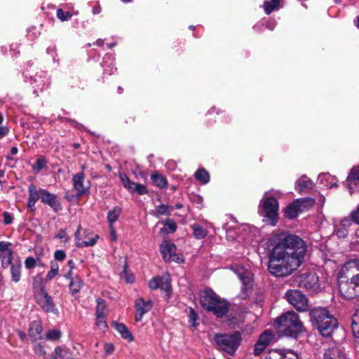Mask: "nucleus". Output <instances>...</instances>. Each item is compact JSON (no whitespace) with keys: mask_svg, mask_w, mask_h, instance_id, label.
Segmentation results:
<instances>
[{"mask_svg":"<svg viewBox=\"0 0 359 359\" xmlns=\"http://www.w3.org/2000/svg\"><path fill=\"white\" fill-rule=\"evenodd\" d=\"M149 287L151 290H156L160 288L165 290L167 292H170L171 290V286L170 285L168 275L154 277L151 280H149Z\"/></svg>","mask_w":359,"mask_h":359,"instance_id":"2eb2a0df","label":"nucleus"},{"mask_svg":"<svg viewBox=\"0 0 359 359\" xmlns=\"http://www.w3.org/2000/svg\"><path fill=\"white\" fill-rule=\"evenodd\" d=\"M359 183V172L352 170L347 177L346 187L351 194L354 192V187Z\"/></svg>","mask_w":359,"mask_h":359,"instance_id":"5701e85b","label":"nucleus"},{"mask_svg":"<svg viewBox=\"0 0 359 359\" xmlns=\"http://www.w3.org/2000/svg\"><path fill=\"white\" fill-rule=\"evenodd\" d=\"M318 182L320 185H322L323 187L325 188L330 189L337 186V182L334 177L327 173L320 174L318 177Z\"/></svg>","mask_w":359,"mask_h":359,"instance_id":"4be33fe9","label":"nucleus"},{"mask_svg":"<svg viewBox=\"0 0 359 359\" xmlns=\"http://www.w3.org/2000/svg\"><path fill=\"white\" fill-rule=\"evenodd\" d=\"M151 180L153 183L160 189H166L168 182L166 179L159 173H154L151 175Z\"/></svg>","mask_w":359,"mask_h":359,"instance_id":"a878e982","label":"nucleus"},{"mask_svg":"<svg viewBox=\"0 0 359 359\" xmlns=\"http://www.w3.org/2000/svg\"><path fill=\"white\" fill-rule=\"evenodd\" d=\"M265 345L257 341L255 345L254 353L256 355H259L266 348Z\"/></svg>","mask_w":359,"mask_h":359,"instance_id":"5fc2aeb1","label":"nucleus"},{"mask_svg":"<svg viewBox=\"0 0 359 359\" xmlns=\"http://www.w3.org/2000/svg\"><path fill=\"white\" fill-rule=\"evenodd\" d=\"M84 180L85 175L83 172H79L74 175L72 177L74 189L79 196L86 194L89 189L88 187H86L84 186Z\"/></svg>","mask_w":359,"mask_h":359,"instance_id":"a211bd4d","label":"nucleus"},{"mask_svg":"<svg viewBox=\"0 0 359 359\" xmlns=\"http://www.w3.org/2000/svg\"><path fill=\"white\" fill-rule=\"evenodd\" d=\"M35 299L39 306L46 313L57 314L58 310L53 302V298L46 291L45 287L41 285L40 289L34 293Z\"/></svg>","mask_w":359,"mask_h":359,"instance_id":"9d476101","label":"nucleus"},{"mask_svg":"<svg viewBox=\"0 0 359 359\" xmlns=\"http://www.w3.org/2000/svg\"><path fill=\"white\" fill-rule=\"evenodd\" d=\"M96 316L107 317L108 314L107 304L105 300L98 298L96 300Z\"/></svg>","mask_w":359,"mask_h":359,"instance_id":"bb28decb","label":"nucleus"},{"mask_svg":"<svg viewBox=\"0 0 359 359\" xmlns=\"http://www.w3.org/2000/svg\"><path fill=\"white\" fill-rule=\"evenodd\" d=\"M273 338V334L271 330L264 331L259 337L257 341L267 346Z\"/></svg>","mask_w":359,"mask_h":359,"instance_id":"f704fd0d","label":"nucleus"},{"mask_svg":"<svg viewBox=\"0 0 359 359\" xmlns=\"http://www.w3.org/2000/svg\"><path fill=\"white\" fill-rule=\"evenodd\" d=\"M25 265L27 269H32L36 265V259L32 257H29L25 259Z\"/></svg>","mask_w":359,"mask_h":359,"instance_id":"3c124183","label":"nucleus"},{"mask_svg":"<svg viewBox=\"0 0 359 359\" xmlns=\"http://www.w3.org/2000/svg\"><path fill=\"white\" fill-rule=\"evenodd\" d=\"M313 183L306 176L304 175L297 180L295 183V189L299 193L303 192L306 189H311Z\"/></svg>","mask_w":359,"mask_h":359,"instance_id":"b1692460","label":"nucleus"},{"mask_svg":"<svg viewBox=\"0 0 359 359\" xmlns=\"http://www.w3.org/2000/svg\"><path fill=\"white\" fill-rule=\"evenodd\" d=\"M18 149L16 147H13L11 149V155H8L7 158L12 159L13 158L11 156L16 155L18 154Z\"/></svg>","mask_w":359,"mask_h":359,"instance_id":"0e129e2a","label":"nucleus"},{"mask_svg":"<svg viewBox=\"0 0 359 359\" xmlns=\"http://www.w3.org/2000/svg\"><path fill=\"white\" fill-rule=\"evenodd\" d=\"M295 282L301 287L311 292H317L320 289L318 276L315 273H307L298 276Z\"/></svg>","mask_w":359,"mask_h":359,"instance_id":"9b49d317","label":"nucleus"},{"mask_svg":"<svg viewBox=\"0 0 359 359\" xmlns=\"http://www.w3.org/2000/svg\"><path fill=\"white\" fill-rule=\"evenodd\" d=\"M284 350H271L266 356V359H281Z\"/></svg>","mask_w":359,"mask_h":359,"instance_id":"49530a36","label":"nucleus"},{"mask_svg":"<svg viewBox=\"0 0 359 359\" xmlns=\"http://www.w3.org/2000/svg\"><path fill=\"white\" fill-rule=\"evenodd\" d=\"M281 359H298V356L294 352L290 350H284L283 353V357Z\"/></svg>","mask_w":359,"mask_h":359,"instance_id":"864d4df0","label":"nucleus"},{"mask_svg":"<svg viewBox=\"0 0 359 359\" xmlns=\"http://www.w3.org/2000/svg\"><path fill=\"white\" fill-rule=\"evenodd\" d=\"M353 221L349 217H344L341 219L339 226L336 231L339 238H346L348 233V229L352 226Z\"/></svg>","mask_w":359,"mask_h":359,"instance_id":"aec40b11","label":"nucleus"},{"mask_svg":"<svg viewBox=\"0 0 359 359\" xmlns=\"http://www.w3.org/2000/svg\"><path fill=\"white\" fill-rule=\"evenodd\" d=\"M129 192H130V193L135 192L139 195H144L148 193V190L144 185L135 182V185L133 186L132 190H130Z\"/></svg>","mask_w":359,"mask_h":359,"instance_id":"a19ab883","label":"nucleus"},{"mask_svg":"<svg viewBox=\"0 0 359 359\" xmlns=\"http://www.w3.org/2000/svg\"><path fill=\"white\" fill-rule=\"evenodd\" d=\"M152 302L151 300L145 301L142 298H138L135 302V309L137 314L135 320L140 321L143 316L149 312L152 308Z\"/></svg>","mask_w":359,"mask_h":359,"instance_id":"f3484780","label":"nucleus"},{"mask_svg":"<svg viewBox=\"0 0 359 359\" xmlns=\"http://www.w3.org/2000/svg\"><path fill=\"white\" fill-rule=\"evenodd\" d=\"M73 359L69 349L62 346H57L53 353V359Z\"/></svg>","mask_w":359,"mask_h":359,"instance_id":"393cba45","label":"nucleus"},{"mask_svg":"<svg viewBox=\"0 0 359 359\" xmlns=\"http://www.w3.org/2000/svg\"><path fill=\"white\" fill-rule=\"evenodd\" d=\"M54 257L58 261H63L66 257V254L63 250H57L54 253Z\"/></svg>","mask_w":359,"mask_h":359,"instance_id":"13d9d810","label":"nucleus"},{"mask_svg":"<svg viewBox=\"0 0 359 359\" xmlns=\"http://www.w3.org/2000/svg\"><path fill=\"white\" fill-rule=\"evenodd\" d=\"M200 302L203 309L212 312L218 318L223 317L229 312V303L210 288L201 293Z\"/></svg>","mask_w":359,"mask_h":359,"instance_id":"0eeeda50","label":"nucleus"},{"mask_svg":"<svg viewBox=\"0 0 359 359\" xmlns=\"http://www.w3.org/2000/svg\"><path fill=\"white\" fill-rule=\"evenodd\" d=\"M161 253L165 262H179V257L176 255V246L168 241H164L160 246Z\"/></svg>","mask_w":359,"mask_h":359,"instance_id":"4468645a","label":"nucleus"},{"mask_svg":"<svg viewBox=\"0 0 359 359\" xmlns=\"http://www.w3.org/2000/svg\"><path fill=\"white\" fill-rule=\"evenodd\" d=\"M47 165V161L44 157L37 158L36 162L32 165V168L36 173H39Z\"/></svg>","mask_w":359,"mask_h":359,"instance_id":"58836bf2","label":"nucleus"},{"mask_svg":"<svg viewBox=\"0 0 359 359\" xmlns=\"http://www.w3.org/2000/svg\"><path fill=\"white\" fill-rule=\"evenodd\" d=\"M232 270L243 283V290L248 291L252 287V273L251 271L245 266L237 264L232 266Z\"/></svg>","mask_w":359,"mask_h":359,"instance_id":"f8f14e48","label":"nucleus"},{"mask_svg":"<svg viewBox=\"0 0 359 359\" xmlns=\"http://www.w3.org/2000/svg\"><path fill=\"white\" fill-rule=\"evenodd\" d=\"M194 177L201 184H205L210 181V175L208 172L204 168L198 169L195 173Z\"/></svg>","mask_w":359,"mask_h":359,"instance_id":"2f4dec72","label":"nucleus"},{"mask_svg":"<svg viewBox=\"0 0 359 359\" xmlns=\"http://www.w3.org/2000/svg\"><path fill=\"white\" fill-rule=\"evenodd\" d=\"M121 212L122 208L119 206H115L108 212L107 220L109 225H114V223L118 219Z\"/></svg>","mask_w":359,"mask_h":359,"instance_id":"c85d7f7f","label":"nucleus"},{"mask_svg":"<svg viewBox=\"0 0 359 359\" xmlns=\"http://www.w3.org/2000/svg\"><path fill=\"white\" fill-rule=\"evenodd\" d=\"M98 239H99V236L95 235L93 238L89 239L88 241L77 242L76 247L85 248V247H88V246H93L96 244Z\"/></svg>","mask_w":359,"mask_h":359,"instance_id":"79ce46f5","label":"nucleus"},{"mask_svg":"<svg viewBox=\"0 0 359 359\" xmlns=\"http://www.w3.org/2000/svg\"><path fill=\"white\" fill-rule=\"evenodd\" d=\"M282 193L278 190L266 191L259 204V214L270 224L275 226L278 216L279 205L278 200Z\"/></svg>","mask_w":359,"mask_h":359,"instance_id":"20e7f679","label":"nucleus"},{"mask_svg":"<svg viewBox=\"0 0 359 359\" xmlns=\"http://www.w3.org/2000/svg\"><path fill=\"white\" fill-rule=\"evenodd\" d=\"M198 319V314L195 312L194 309L189 308V322L191 326L196 327L197 320Z\"/></svg>","mask_w":359,"mask_h":359,"instance_id":"de8ad7c7","label":"nucleus"},{"mask_svg":"<svg viewBox=\"0 0 359 359\" xmlns=\"http://www.w3.org/2000/svg\"><path fill=\"white\" fill-rule=\"evenodd\" d=\"M65 277L72 280V270L69 269V271L65 275Z\"/></svg>","mask_w":359,"mask_h":359,"instance_id":"774afa93","label":"nucleus"},{"mask_svg":"<svg viewBox=\"0 0 359 359\" xmlns=\"http://www.w3.org/2000/svg\"><path fill=\"white\" fill-rule=\"evenodd\" d=\"M106 318L107 317L104 316L100 317L99 316H96V325L100 330H101L103 332L106 331L108 328L107 322L105 320Z\"/></svg>","mask_w":359,"mask_h":359,"instance_id":"c03bdc74","label":"nucleus"},{"mask_svg":"<svg viewBox=\"0 0 359 359\" xmlns=\"http://www.w3.org/2000/svg\"><path fill=\"white\" fill-rule=\"evenodd\" d=\"M352 330L354 335L359 338V308L352 317Z\"/></svg>","mask_w":359,"mask_h":359,"instance_id":"c9c22d12","label":"nucleus"},{"mask_svg":"<svg viewBox=\"0 0 359 359\" xmlns=\"http://www.w3.org/2000/svg\"><path fill=\"white\" fill-rule=\"evenodd\" d=\"M4 224L5 225L11 224L13 221V216L8 212L5 211L3 212Z\"/></svg>","mask_w":359,"mask_h":359,"instance_id":"6e6d98bb","label":"nucleus"},{"mask_svg":"<svg viewBox=\"0 0 359 359\" xmlns=\"http://www.w3.org/2000/svg\"><path fill=\"white\" fill-rule=\"evenodd\" d=\"M42 327L38 323H32V327L29 329V335L31 337L34 338L35 339L38 337V336L41 333Z\"/></svg>","mask_w":359,"mask_h":359,"instance_id":"ea45409f","label":"nucleus"},{"mask_svg":"<svg viewBox=\"0 0 359 359\" xmlns=\"http://www.w3.org/2000/svg\"><path fill=\"white\" fill-rule=\"evenodd\" d=\"M72 16L70 12H65L62 8L57 11V17L62 21H65L71 18Z\"/></svg>","mask_w":359,"mask_h":359,"instance_id":"09e8293b","label":"nucleus"},{"mask_svg":"<svg viewBox=\"0 0 359 359\" xmlns=\"http://www.w3.org/2000/svg\"><path fill=\"white\" fill-rule=\"evenodd\" d=\"M104 349L106 354L109 355L114 351V346L112 344H106L104 346Z\"/></svg>","mask_w":359,"mask_h":359,"instance_id":"680f3d73","label":"nucleus"},{"mask_svg":"<svg viewBox=\"0 0 359 359\" xmlns=\"http://www.w3.org/2000/svg\"><path fill=\"white\" fill-rule=\"evenodd\" d=\"M122 278L125 280L127 283H133L135 281V276L133 273H128L126 270L123 271Z\"/></svg>","mask_w":359,"mask_h":359,"instance_id":"603ef678","label":"nucleus"},{"mask_svg":"<svg viewBox=\"0 0 359 359\" xmlns=\"http://www.w3.org/2000/svg\"><path fill=\"white\" fill-rule=\"evenodd\" d=\"M11 245L10 242L0 241V260L2 268L7 269L11 266V280L18 283L21 278L22 263L18 256L14 257Z\"/></svg>","mask_w":359,"mask_h":359,"instance_id":"423d86ee","label":"nucleus"},{"mask_svg":"<svg viewBox=\"0 0 359 359\" xmlns=\"http://www.w3.org/2000/svg\"><path fill=\"white\" fill-rule=\"evenodd\" d=\"M350 217L353 221V223L359 225V203L355 208L351 212Z\"/></svg>","mask_w":359,"mask_h":359,"instance_id":"8fccbe9b","label":"nucleus"},{"mask_svg":"<svg viewBox=\"0 0 359 359\" xmlns=\"http://www.w3.org/2000/svg\"><path fill=\"white\" fill-rule=\"evenodd\" d=\"M34 351L36 354H37L39 355H44L46 353L43 346L40 344H37L34 346Z\"/></svg>","mask_w":359,"mask_h":359,"instance_id":"4d7b16f0","label":"nucleus"},{"mask_svg":"<svg viewBox=\"0 0 359 359\" xmlns=\"http://www.w3.org/2000/svg\"><path fill=\"white\" fill-rule=\"evenodd\" d=\"M162 224L168 228V232L170 233H174L177 229L175 222L171 219H166L162 221Z\"/></svg>","mask_w":359,"mask_h":359,"instance_id":"a18cd8bd","label":"nucleus"},{"mask_svg":"<svg viewBox=\"0 0 359 359\" xmlns=\"http://www.w3.org/2000/svg\"><path fill=\"white\" fill-rule=\"evenodd\" d=\"M8 128L6 126H0V139L8 133Z\"/></svg>","mask_w":359,"mask_h":359,"instance_id":"e2e57ef3","label":"nucleus"},{"mask_svg":"<svg viewBox=\"0 0 359 359\" xmlns=\"http://www.w3.org/2000/svg\"><path fill=\"white\" fill-rule=\"evenodd\" d=\"M166 166L168 167V168L173 170L175 169V163L173 161H169L166 163Z\"/></svg>","mask_w":359,"mask_h":359,"instance_id":"338daca9","label":"nucleus"},{"mask_svg":"<svg viewBox=\"0 0 359 359\" xmlns=\"http://www.w3.org/2000/svg\"><path fill=\"white\" fill-rule=\"evenodd\" d=\"M119 178L123 184V187L128 191L132 190L133 186L135 185V182L130 180L126 174L121 172L119 174Z\"/></svg>","mask_w":359,"mask_h":359,"instance_id":"e433bc0d","label":"nucleus"},{"mask_svg":"<svg viewBox=\"0 0 359 359\" xmlns=\"http://www.w3.org/2000/svg\"><path fill=\"white\" fill-rule=\"evenodd\" d=\"M55 238H59L60 240H63L65 242L68 241L69 237L65 231V230H60L58 233L55 236Z\"/></svg>","mask_w":359,"mask_h":359,"instance_id":"bf43d9fd","label":"nucleus"},{"mask_svg":"<svg viewBox=\"0 0 359 359\" xmlns=\"http://www.w3.org/2000/svg\"><path fill=\"white\" fill-rule=\"evenodd\" d=\"M306 252L304 241L294 234L278 238L269 255L268 270L276 277H287L302 264Z\"/></svg>","mask_w":359,"mask_h":359,"instance_id":"f257e3e1","label":"nucleus"},{"mask_svg":"<svg viewBox=\"0 0 359 359\" xmlns=\"http://www.w3.org/2000/svg\"><path fill=\"white\" fill-rule=\"evenodd\" d=\"M276 328L283 336L297 338L304 330L299 316L294 311H287L275 320Z\"/></svg>","mask_w":359,"mask_h":359,"instance_id":"39448f33","label":"nucleus"},{"mask_svg":"<svg viewBox=\"0 0 359 359\" xmlns=\"http://www.w3.org/2000/svg\"><path fill=\"white\" fill-rule=\"evenodd\" d=\"M81 225H79L78 229H77V231L74 233L75 240H76V244L77 243V242H81L80 241V231H81Z\"/></svg>","mask_w":359,"mask_h":359,"instance_id":"69168bd1","label":"nucleus"},{"mask_svg":"<svg viewBox=\"0 0 359 359\" xmlns=\"http://www.w3.org/2000/svg\"><path fill=\"white\" fill-rule=\"evenodd\" d=\"M41 188L37 189L34 184L28 187L29 197L27 199V208L31 212L35 211V204L40 198L41 200Z\"/></svg>","mask_w":359,"mask_h":359,"instance_id":"dca6fc26","label":"nucleus"},{"mask_svg":"<svg viewBox=\"0 0 359 359\" xmlns=\"http://www.w3.org/2000/svg\"><path fill=\"white\" fill-rule=\"evenodd\" d=\"M309 316L313 325L323 337H330L338 327L337 318L326 308H313L310 311Z\"/></svg>","mask_w":359,"mask_h":359,"instance_id":"7ed1b4c3","label":"nucleus"},{"mask_svg":"<svg viewBox=\"0 0 359 359\" xmlns=\"http://www.w3.org/2000/svg\"><path fill=\"white\" fill-rule=\"evenodd\" d=\"M59 271V265L56 262H50V270L46 275V280H50L55 278Z\"/></svg>","mask_w":359,"mask_h":359,"instance_id":"4c0bfd02","label":"nucleus"},{"mask_svg":"<svg viewBox=\"0 0 359 359\" xmlns=\"http://www.w3.org/2000/svg\"><path fill=\"white\" fill-rule=\"evenodd\" d=\"M109 237L111 241H116L117 236L114 225H109Z\"/></svg>","mask_w":359,"mask_h":359,"instance_id":"052dcab7","label":"nucleus"},{"mask_svg":"<svg viewBox=\"0 0 359 359\" xmlns=\"http://www.w3.org/2000/svg\"><path fill=\"white\" fill-rule=\"evenodd\" d=\"M287 301L299 312L309 310V300L305 294L297 290H289L285 294Z\"/></svg>","mask_w":359,"mask_h":359,"instance_id":"1a4fd4ad","label":"nucleus"},{"mask_svg":"<svg viewBox=\"0 0 359 359\" xmlns=\"http://www.w3.org/2000/svg\"><path fill=\"white\" fill-rule=\"evenodd\" d=\"M61 334V332L59 330H50L46 333V339L50 341H55L60 338Z\"/></svg>","mask_w":359,"mask_h":359,"instance_id":"37998d69","label":"nucleus"},{"mask_svg":"<svg viewBox=\"0 0 359 359\" xmlns=\"http://www.w3.org/2000/svg\"><path fill=\"white\" fill-rule=\"evenodd\" d=\"M323 359H348L346 354L337 346H332L325 351Z\"/></svg>","mask_w":359,"mask_h":359,"instance_id":"6ab92c4d","label":"nucleus"},{"mask_svg":"<svg viewBox=\"0 0 359 359\" xmlns=\"http://www.w3.org/2000/svg\"><path fill=\"white\" fill-rule=\"evenodd\" d=\"M302 203V201L298 199L289 205L285 210V217L289 219L295 218L299 215Z\"/></svg>","mask_w":359,"mask_h":359,"instance_id":"412c9836","label":"nucleus"},{"mask_svg":"<svg viewBox=\"0 0 359 359\" xmlns=\"http://www.w3.org/2000/svg\"><path fill=\"white\" fill-rule=\"evenodd\" d=\"M280 0H269L264 3L263 8L266 14L269 15L273 11L279 9Z\"/></svg>","mask_w":359,"mask_h":359,"instance_id":"c756f323","label":"nucleus"},{"mask_svg":"<svg viewBox=\"0 0 359 359\" xmlns=\"http://www.w3.org/2000/svg\"><path fill=\"white\" fill-rule=\"evenodd\" d=\"M82 285V279L79 276L74 277V278H72V280L70 281L69 285L71 294L72 295H74L75 294L78 293L81 289Z\"/></svg>","mask_w":359,"mask_h":359,"instance_id":"cd10ccee","label":"nucleus"},{"mask_svg":"<svg viewBox=\"0 0 359 359\" xmlns=\"http://www.w3.org/2000/svg\"><path fill=\"white\" fill-rule=\"evenodd\" d=\"M191 229L193 230L195 238L198 239L205 238L208 233L207 230L198 224H192Z\"/></svg>","mask_w":359,"mask_h":359,"instance_id":"72a5a7b5","label":"nucleus"},{"mask_svg":"<svg viewBox=\"0 0 359 359\" xmlns=\"http://www.w3.org/2000/svg\"><path fill=\"white\" fill-rule=\"evenodd\" d=\"M351 271L352 277L349 280H343L342 276L338 282L339 291L345 299H351L359 296V259L347 262L341 269V273Z\"/></svg>","mask_w":359,"mask_h":359,"instance_id":"f03ea898","label":"nucleus"},{"mask_svg":"<svg viewBox=\"0 0 359 359\" xmlns=\"http://www.w3.org/2000/svg\"><path fill=\"white\" fill-rule=\"evenodd\" d=\"M215 341L221 350L233 355L241 345V337L238 332L232 334H217L215 336Z\"/></svg>","mask_w":359,"mask_h":359,"instance_id":"6e6552de","label":"nucleus"},{"mask_svg":"<svg viewBox=\"0 0 359 359\" xmlns=\"http://www.w3.org/2000/svg\"><path fill=\"white\" fill-rule=\"evenodd\" d=\"M115 328L121 334L123 339H127L129 341H132L133 340V337L130 332L124 324L116 323L115 325Z\"/></svg>","mask_w":359,"mask_h":359,"instance_id":"7c9ffc66","label":"nucleus"},{"mask_svg":"<svg viewBox=\"0 0 359 359\" xmlns=\"http://www.w3.org/2000/svg\"><path fill=\"white\" fill-rule=\"evenodd\" d=\"M41 193L43 203L50 206L55 212L62 210L61 203L56 194H52L46 189H41Z\"/></svg>","mask_w":359,"mask_h":359,"instance_id":"ddd939ff","label":"nucleus"},{"mask_svg":"<svg viewBox=\"0 0 359 359\" xmlns=\"http://www.w3.org/2000/svg\"><path fill=\"white\" fill-rule=\"evenodd\" d=\"M172 208L169 205L161 204L156 207L155 212H154V215L155 217H160L161 215H170Z\"/></svg>","mask_w":359,"mask_h":359,"instance_id":"473e14b6","label":"nucleus"}]
</instances>
